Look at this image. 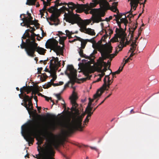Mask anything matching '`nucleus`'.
<instances>
[{
    "instance_id": "obj_20",
    "label": "nucleus",
    "mask_w": 159,
    "mask_h": 159,
    "mask_svg": "<svg viewBox=\"0 0 159 159\" xmlns=\"http://www.w3.org/2000/svg\"><path fill=\"white\" fill-rule=\"evenodd\" d=\"M60 14L58 12L52 13L49 19L50 21L54 22H56V21L59 22V20L58 17L60 16Z\"/></svg>"
},
{
    "instance_id": "obj_31",
    "label": "nucleus",
    "mask_w": 159,
    "mask_h": 159,
    "mask_svg": "<svg viewBox=\"0 0 159 159\" xmlns=\"http://www.w3.org/2000/svg\"><path fill=\"white\" fill-rule=\"evenodd\" d=\"M60 39L59 40V43L63 45L62 47L64 48V41L66 39V36L59 37Z\"/></svg>"
},
{
    "instance_id": "obj_56",
    "label": "nucleus",
    "mask_w": 159,
    "mask_h": 159,
    "mask_svg": "<svg viewBox=\"0 0 159 159\" xmlns=\"http://www.w3.org/2000/svg\"><path fill=\"white\" fill-rule=\"evenodd\" d=\"M96 94H96H94V95H93V99H91L90 98H89V102H91V103H92V102H93V101L95 99H96V98H94V95H95V94Z\"/></svg>"
},
{
    "instance_id": "obj_37",
    "label": "nucleus",
    "mask_w": 159,
    "mask_h": 159,
    "mask_svg": "<svg viewBox=\"0 0 159 159\" xmlns=\"http://www.w3.org/2000/svg\"><path fill=\"white\" fill-rule=\"evenodd\" d=\"M51 76L52 77V79H51L50 81L53 83L54 81L56 80L57 78V75L55 73H53L51 74Z\"/></svg>"
},
{
    "instance_id": "obj_61",
    "label": "nucleus",
    "mask_w": 159,
    "mask_h": 159,
    "mask_svg": "<svg viewBox=\"0 0 159 159\" xmlns=\"http://www.w3.org/2000/svg\"><path fill=\"white\" fill-rule=\"evenodd\" d=\"M75 37L77 38V40H78L81 42L82 41H83L84 39H82L80 37H77L76 36H75Z\"/></svg>"
},
{
    "instance_id": "obj_1",
    "label": "nucleus",
    "mask_w": 159,
    "mask_h": 159,
    "mask_svg": "<svg viewBox=\"0 0 159 159\" xmlns=\"http://www.w3.org/2000/svg\"><path fill=\"white\" fill-rule=\"evenodd\" d=\"M84 116V115L78 116L74 117L71 120L70 118H67L64 115H61L60 118L62 119V120L60 125L66 129L63 133L64 134L67 136L73 133L75 130L82 131L84 127L82 125Z\"/></svg>"
},
{
    "instance_id": "obj_17",
    "label": "nucleus",
    "mask_w": 159,
    "mask_h": 159,
    "mask_svg": "<svg viewBox=\"0 0 159 159\" xmlns=\"http://www.w3.org/2000/svg\"><path fill=\"white\" fill-rule=\"evenodd\" d=\"M84 73L86 77L80 79L79 80L83 82L87 80H89L90 79L91 76L89 75V73L91 72V69L89 67H87L85 68L84 70Z\"/></svg>"
},
{
    "instance_id": "obj_7",
    "label": "nucleus",
    "mask_w": 159,
    "mask_h": 159,
    "mask_svg": "<svg viewBox=\"0 0 159 159\" xmlns=\"http://www.w3.org/2000/svg\"><path fill=\"white\" fill-rule=\"evenodd\" d=\"M99 51L100 52L102 57L104 59L106 58H114L119 52L118 51V48H116L115 53L110 54L112 52V47L111 44H104L99 47Z\"/></svg>"
},
{
    "instance_id": "obj_53",
    "label": "nucleus",
    "mask_w": 159,
    "mask_h": 159,
    "mask_svg": "<svg viewBox=\"0 0 159 159\" xmlns=\"http://www.w3.org/2000/svg\"><path fill=\"white\" fill-rule=\"evenodd\" d=\"M56 96L57 97L58 100H61V98L60 96V93L56 94Z\"/></svg>"
},
{
    "instance_id": "obj_12",
    "label": "nucleus",
    "mask_w": 159,
    "mask_h": 159,
    "mask_svg": "<svg viewBox=\"0 0 159 159\" xmlns=\"http://www.w3.org/2000/svg\"><path fill=\"white\" fill-rule=\"evenodd\" d=\"M78 97L77 94L74 91H73L72 93V97L70 98L71 103L72 105V107L71 109L72 111L76 112L78 111L76 108L78 106V104L76 102V101Z\"/></svg>"
},
{
    "instance_id": "obj_19",
    "label": "nucleus",
    "mask_w": 159,
    "mask_h": 159,
    "mask_svg": "<svg viewBox=\"0 0 159 159\" xmlns=\"http://www.w3.org/2000/svg\"><path fill=\"white\" fill-rule=\"evenodd\" d=\"M99 66H100L99 70L100 72L105 73L107 70V64L103 61V59L101 60L99 62Z\"/></svg>"
},
{
    "instance_id": "obj_25",
    "label": "nucleus",
    "mask_w": 159,
    "mask_h": 159,
    "mask_svg": "<svg viewBox=\"0 0 159 159\" xmlns=\"http://www.w3.org/2000/svg\"><path fill=\"white\" fill-rule=\"evenodd\" d=\"M23 101H24V103H21V105L24 106L26 108V109L27 110L29 113H30V112L31 111H32L33 110V109H30L31 108V107H29L28 104H27V102L26 100H25V97H24V99H23Z\"/></svg>"
},
{
    "instance_id": "obj_8",
    "label": "nucleus",
    "mask_w": 159,
    "mask_h": 159,
    "mask_svg": "<svg viewBox=\"0 0 159 159\" xmlns=\"http://www.w3.org/2000/svg\"><path fill=\"white\" fill-rule=\"evenodd\" d=\"M77 72L76 70L75 69L73 65H68L67 66L65 74L68 76L70 79V81L65 85L64 89L69 86L70 83H71L73 86L76 82V80L78 79Z\"/></svg>"
},
{
    "instance_id": "obj_23",
    "label": "nucleus",
    "mask_w": 159,
    "mask_h": 159,
    "mask_svg": "<svg viewBox=\"0 0 159 159\" xmlns=\"http://www.w3.org/2000/svg\"><path fill=\"white\" fill-rule=\"evenodd\" d=\"M31 30L30 29H27L25 31V33L24 34L23 36L22 37V39H26V38H27L28 39H26V42H25L26 43H27L28 42V39H29L30 41H31V40L30 39V34L29 33V32H30Z\"/></svg>"
},
{
    "instance_id": "obj_18",
    "label": "nucleus",
    "mask_w": 159,
    "mask_h": 159,
    "mask_svg": "<svg viewBox=\"0 0 159 159\" xmlns=\"http://www.w3.org/2000/svg\"><path fill=\"white\" fill-rule=\"evenodd\" d=\"M37 92H34V91H33L31 93V96L30 97L29 96L26 95L25 94L24 97L25 98V100H27V102H28V105L29 107H31V109H33V104L32 102V99L34 98V97L33 96V94H36Z\"/></svg>"
},
{
    "instance_id": "obj_29",
    "label": "nucleus",
    "mask_w": 159,
    "mask_h": 159,
    "mask_svg": "<svg viewBox=\"0 0 159 159\" xmlns=\"http://www.w3.org/2000/svg\"><path fill=\"white\" fill-rule=\"evenodd\" d=\"M85 33L93 36L95 35V33L94 32V30L90 28H88L87 29L85 32Z\"/></svg>"
},
{
    "instance_id": "obj_13",
    "label": "nucleus",
    "mask_w": 159,
    "mask_h": 159,
    "mask_svg": "<svg viewBox=\"0 0 159 159\" xmlns=\"http://www.w3.org/2000/svg\"><path fill=\"white\" fill-rule=\"evenodd\" d=\"M142 0H128V1H130V5L131 9L127 13H129L132 16V17H133L136 14H135L133 15L132 14V12L133 11L132 8H133L134 10H136V8L138 6V4L140 3V1Z\"/></svg>"
},
{
    "instance_id": "obj_47",
    "label": "nucleus",
    "mask_w": 159,
    "mask_h": 159,
    "mask_svg": "<svg viewBox=\"0 0 159 159\" xmlns=\"http://www.w3.org/2000/svg\"><path fill=\"white\" fill-rule=\"evenodd\" d=\"M44 98H45V100L47 101H48L49 100H51V101H52V103H53L52 105H53L54 104H55V103H54L53 101L52 100L51 98H49V97H47L46 96H45V97H44Z\"/></svg>"
},
{
    "instance_id": "obj_6",
    "label": "nucleus",
    "mask_w": 159,
    "mask_h": 159,
    "mask_svg": "<svg viewBox=\"0 0 159 159\" xmlns=\"http://www.w3.org/2000/svg\"><path fill=\"white\" fill-rule=\"evenodd\" d=\"M116 32L117 33L110 40V41L112 43L118 42L119 41L118 38L120 39V44L117 46L118 48L119 49V51H120L122 50L123 47L126 46V45H129L133 39L131 40L130 39L129 41H128L126 39V42L125 43L126 35L125 33L124 32H121L119 29L117 28H116Z\"/></svg>"
},
{
    "instance_id": "obj_36",
    "label": "nucleus",
    "mask_w": 159,
    "mask_h": 159,
    "mask_svg": "<svg viewBox=\"0 0 159 159\" xmlns=\"http://www.w3.org/2000/svg\"><path fill=\"white\" fill-rule=\"evenodd\" d=\"M65 32L66 33V35L68 37L69 39H70L72 38L71 36V35L74 34L72 32H70L69 30H66L65 31Z\"/></svg>"
},
{
    "instance_id": "obj_4",
    "label": "nucleus",
    "mask_w": 159,
    "mask_h": 159,
    "mask_svg": "<svg viewBox=\"0 0 159 159\" xmlns=\"http://www.w3.org/2000/svg\"><path fill=\"white\" fill-rule=\"evenodd\" d=\"M35 121H31L21 127V132L24 139L28 142L29 144H32L34 142V138L32 137L35 135L37 127Z\"/></svg>"
},
{
    "instance_id": "obj_48",
    "label": "nucleus",
    "mask_w": 159,
    "mask_h": 159,
    "mask_svg": "<svg viewBox=\"0 0 159 159\" xmlns=\"http://www.w3.org/2000/svg\"><path fill=\"white\" fill-rule=\"evenodd\" d=\"M83 21L86 25L89 24L91 22V21L90 20H86Z\"/></svg>"
},
{
    "instance_id": "obj_21",
    "label": "nucleus",
    "mask_w": 159,
    "mask_h": 159,
    "mask_svg": "<svg viewBox=\"0 0 159 159\" xmlns=\"http://www.w3.org/2000/svg\"><path fill=\"white\" fill-rule=\"evenodd\" d=\"M54 152L52 150H48L44 155L43 159H55L54 157Z\"/></svg>"
},
{
    "instance_id": "obj_10",
    "label": "nucleus",
    "mask_w": 159,
    "mask_h": 159,
    "mask_svg": "<svg viewBox=\"0 0 159 159\" xmlns=\"http://www.w3.org/2000/svg\"><path fill=\"white\" fill-rule=\"evenodd\" d=\"M103 82L104 83L102 86L97 91L96 94L94 96V98H97L101 96L105 90H108V89H107V87L109 88L110 85L113 82L111 79H110V75L105 76L103 79Z\"/></svg>"
},
{
    "instance_id": "obj_39",
    "label": "nucleus",
    "mask_w": 159,
    "mask_h": 159,
    "mask_svg": "<svg viewBox=\"0 0 159 159\" xmlns=\"http://www.w3.org/2000/svg\"><path fill=\"white\" fill-rule=\"evenodd\" d=\"M87 43V41L85 40H84L81 42V47L82 49H84L85 48V45Z\"/></svg>"
},
{
    "instance_id": "obj_46",
    "label": "nucleus",
    "mask_w": 159,
    "mask_h": 159,
    "mask_svg": "<svg viewBox=\"0 0 159 159\" xmlns=\"http://www.w3.org/2000/svg\"><path fill=\"white\" fill-rule=\"evenodd\" d=\"M80 25L81 27H82L83 29H85L86 30L87 29L86 28L87 25L83 21H82L80 24Z\"/></svg>"
},
{
    "instance_id": "obj_11",
    "label": "nucleus",
    "mask_w": 159,
    "mask_h": 159,
    "mask_svg": "<svg viewBox=\"0 0 159 159\" xmlns=\"http://www.w3.org/2000/svg\"><path fill=\"white\" fill-rule=\"evenodd\" d=\"M93 2L91 3L90 5V7H94L97 5L99 4L100 7L103 10H106L107 7L109 6V3L105 0H93Z\"/></svg>"
},
{
    "instance_id": "obj_60",
    "label": "nucleus",
    "mask_w": 159,
    "mask_h": 159,
    "mask_svg": "<svg viewBox=\"0 0 159 159\" xmlns=\"http://www.w3.org/2000/svg\"><path fill=\"white\" fill-rule=\"evenodd\" d=\"M38 70V72L39 74H41V70H43V68L42 67H40V68H38L37 69Z\"/></svg>"
},
{
    "instance_id": "obj_15",
    "label": "nucleus",
    "mask_w": 159,
    "mask_h": 159,
    "mask_svg": "<svg viewBox=\"0 0 159 159\" xmlns=\"http://www.w3.org/2000/svg\"><path fill=\"white\" fill-rule=\"evenodd\" d=\"M21 19V20L24 22V26H26L27 28H31L30 25H33L34 23V21L33 20V17L31 16L29 17H26V18Z\"/></svg>"
},
{
    "instance_id": "obj_2",
    "label": "nucleus",
    "mask_w": 159,
    "mask_h": 159,
    "mask_svg": "<svg viewBox=\"0 0 159 159\" xmlns=\"http://www.w3.org/2000/svg\"><path fill=\"white\" fill-rule=\"evenodd\" d=\"M67 5L68 8L63 6L59 9L61 12L65 13L64 16L66 21L72 24L77 23L80 21L81 19L79 15L74 14L73 10L76 8V11L80 13L83 9L85 8V6L83 4H76L71 2H69Z\"/></svg>"
},
{
    "instance_id": "obj_5",
    "label": "nucleus",
    "mask_w": 159,
    "mask_h": 159,
    "mask_svg": "<svg viewBox=\"0 0 159 159\" xmlns=\"http://www.w3.org/2000/svg\"><path fill=\"white\" fill-rule=\"evenodd\" d=\"M27 43H25L22 39V43L20 47L22 49L25 48L26 53L30 57H34L35 55L34 53L37 52L39 54L43 55L46 53V50L41 47H38V44L35 42L30 41L28 39Z\"/></svg>"
},
{
    "instance_id": "obj_62",
    "label": "nucleus",
    "mask_w": 159,
    "mask_h": 159,
    "mask_svg": "<svg viewBox=\"0 0 159 159\" xmlns=\"http://www.w3.org/2000/svg\"><path fill=\"white\" fill-rule=\"evenodd\" d=\"M101 74L99 75L100 77L102 78V77H103L105 75V73L104 72H101Z\"/></svg>"
},
{
    "instance_id": "obj_42",
    "label": "nucleus",
    "mask_w": 159,
    "mask_h": 159,
    "mask_svg": "<svg viewBox=\"0 0 159 159\" xmlns=\"http://www.w3.org/2000/svg\"><path fill=\"white\" fill-rule=\"evenodd\" d=\"M121 67H120L118 70L114 72H112V73L114 75H116V74H119L120 72L121 71H122L123 70V67H121Z\"/></svg>"
},
{
    "instance_id": "obj_30",
    "label": "nucleus",
    "mask_w": 159,
    "mask_h": 159,
    "mask_svg": "<svg viewBox=\"0 0 159 159\" xmlns=\"http://www.w3.org/2000/svg\"><path fill=\"white\" fill-rule=\"evenodd\" d=\"M54 59H55V57H52V59L50 61L49 68L51 70H52L55 68Z\"/></svg>"
},
{
    "instance_id": "obj_16",
    "label": "nucleus",
    "mask_w": 159,
    "mask_h": 159,
    "mask_svg": "<svg viewBox=\"0 0 159 159\" xmlns=\"http://www.w3.org/2000/svg\"><path fill=\"white\" fill-rule=\"evenodd\" d=\"M54 2L55 3V5L53 6H52L48 9V11L50 13H52L53 12L57 9V7L59 6H62L63 5H67L66 3H60L59 2V0H56L55 1H53L52 2Z\"/></svg>"
},
{
    "instance_id": "obj_34",
    "label": "nucleus",
    "mask_w": 159,
    "mask_h": 159,
    "mask_svg": "<svg viewBox=\"0 0 159 159\" xmlns=\"http://www.w3.org/2000/svg\"><path fill=\"white\" fill-rule=\"evenodd\" d=\"M130 46L131 47L128 53L132 52H134V51L136 50V45H135V44L134 45L133 44H131Z\"/></svg>"
},
{
    "instance_id": "obj_24",
    "label": "nucleus",
    "mask_w": 159,
    "mask_h": 159,
    "mask_svg": "<svg viewBox=\"0 0 159 159\" xmlns=\"http://www.w3.org/2000/svg\"><path fill=\"white\" fill-rule=\"evenodd\" d=\"M39 86H36L35 88H34L33 86H28V88L27 90V91H26L27 93V94H28L31 91H34V92H37L39 91Z\"/></svg>"
},
{
    "instance_id": "obj_38",
    "label": "nucleus",
    "mask_w": 159,
    "mask_h": 159,
    "mask_svg": "<svg viewBox=\"0 0 159 159\" xmlns=\"http://www.w3.org/2000/svg\"><path fill=\"white\" fill-rule=\"evenodd\" d=\"M105 34L103 36H102L101 39V40L102 41H105V39L108 36V34H107V30H105Z\"/></svg>"
},
{
    "instance_id": "obj_54",
    "label": "nucleus",
    "mask_w": 159,
    "mask_h": 159,
    "mask_svg": "<svg viewBox=\"0 0 159 159\" xmlns=\"http://www.w3.org/2000/svg\"><path fill=\"white\" fill-rule=\"evenodd\" d=\"M110 61L109 60H108V61H107V63H106V64H107V66L108 65H109V67L110 66V65H111V61L112 60V59H111V58H110ZM109 68H108V69H109Z\"/></svg>"
},
{
    "instance_id": "obj_59",
    "label": "nucleus",
    "mask_w": 159,
    "mask_h": 159,
    "mask_svg": "<svg viewBox=\"0 0 159 159\" xmlns=\"http://www.w3.org/2000/svg\"><path fill=\"white\" fill-rule=\"evenodd\" d=\"M80 30L81 32L85 33V32L86 31V30H85V29H83L82 27H80Z\"/></svg>"
},
{
    "instance_id": "obj_40",
    "label": "nucleus",
    "mask_w": 159,
    "mask_h": 159,
    "mask_svg": "<svg viewBox=\"0 0 159 159\" xmlns=\"http://www.w3.org/2000/svg\"><path fill=\"white\" fill-rule=\"evenodd\" d=\"M52 85V83L50 81L48 82L47 84L44 85L43 87L44 89H48L51 87Z\"/></svg>"
},
{
    "instance_id": "obj_9",
    "label": "nucleus",
    "mask_w": 159,
    "mask_h": 159,
    "mask_svg": "<svg viewBox=\"0 0 159 159\" xmlns=\"http://www.w3.org/2000/svg\"><path fill=\"white\" fill-rule=\"evenodd\" d=\"M58 42L56 39H50L46 43V48L53 50L56 53L57 55H59V52L61 55H63L64 48L58 45Z\"/></svg>"
},
{
    "instance_id": "obj_22",
    "label": "nucleus",
    "mask_w": 159,
    "mask_h": 159,
    "mask_svg": "<svg viewBox=\"0 0 159 159\" xmlns=\"http://www.w3.org/2000/svg\"><path fill=\"white\" fill-rule=\"evenodd\" d=\"M92 20L93 22L96 23L103 21L100 15L98 13H95L93 15Z\"/></svg>"
},
{
    "instance_id": "obj_64",
    "label": "nucleus",
    "mask_w": 159,
    "mask_h": 159,
    "mask_svg": "<svg viewBox=\"0 0 159 159\" xmlns=\"http://www.w3.org/2000/svg\"><path fill=\"white\" fill-rule=\"evenodd\" d=\"M25 94L23 95L22 94H20L19 95V97L21 99L24 98V97Z\"/></svg>"
},
{
    "instance_id": "obj_50",
    "label": "nucleus",
    "mask_w": 159,
    "mask_h": 159,
    "mask_svg": "<svg viewBox=\"0 0 159 159\" xmlns=\"http://www.w3.org/2000/svg\"><path fill=\"white\" fill-rule=\"evenodd\" d=\"M102 41L100 40L99 41H98L97 43V48L98 49V51H99V47L100 46L102 45L103 44H102Z\"/></svg>"
},
{
    "instance_id": "obj_26",
    "label": "nucleus",
    "mask_w": 159,
    "mask_h": 159,
    "mask_svg": "<svg viewBox=\"0 0 159 159\" xmlns=\"http://www.w3.org/2000/svg\"><path fill=\"white\" fill-rule=\"evenodd\" d=\"M123 15H125H125L124 13L123 14L122 13H120L117 14L118 18L117 19V20H116V23H117L120 29L122 30H123V29L121 27V22H120L119 21V20L120 19V18L122 17Z\"/></svg>"
},
{
    "instance_id": "obj_45",
    "label": "nucleus",
    "mask_w": 159,
    "mask_h": 159,
    "mask_svg": "<svg viewBox=\"0 0 159 159\" xmlns=\"http://www.w3.org/2000/svg\"><path fill=\"white\" fill-rule=\"evenodd\" d=\"M126 16L125 15V18H122L120 19V22H121V23H124L125 22H126V23L127 22L128 20H127L126 18Z\"/></svg>"
},
{
    "instance_id": "obj_57",
    "label": "nucleus",
    "mask_w": 159,
    "mask_h": 159,
    "mask_svg": "<svg viewBox=\"0 0 159 159\" xmlns=\"http://www.w3.org/2000/svg\"><path fill=\"white\" fill-rule=\"evenodd\" d=\"M55 67L56 66H60L61 65V63L60 61H57L56 63H55Z\"/></svg>"
},
{
    "instance_id": "obj_51",
    "label": "nucleus",
    "mask_w": 159,
    "mask_h": 159,
    "mask_svg": "<svg viewBox=\"0 0 159 159\" xmlns=\"http://www.w3.org/2000/svg\"><path fill=\"white\" fill-rule=\"evenodd\" d=\"M109 70H111V73H110V75L111 74L112 75V78H111V80L113 81V80H114V78H116V76H115V75H114L112 73V72L111 71V70L110 69H109Z\"/></svg>"
},
{
    "instance_id": "obj_14",
    "label": "nucleus",
    "mask_w": 159,
    "mask_h": 159,
    "mask_svg": "<svg viewBox=\"0 0 159 159\" xmlns=\"http://www.w3.org/2000/svg\"><path fill=\"white\" fill-rule=\"evenodd\" d=\"M92 107H86L85 113L87 114V115L84 121L83 125H87V124L88 123L89 120L91 118V116L93 113V111L92 112Z\"/></svg>"
},
{
    "instance_id": "obj_28",
    "label": "nucleus",
    "mask_w": 159,
    "mask_h": 159,
    "mask_svg": "<svg viewBox=\"0 0 159 159\" xmlns=\"http://www.w3.org/2000/svg\"><path fill=\"white\" fill-rule=\"evenodd\" d=\"M81 48H80L78 50L79 54L81 57H84L86 59H91V57L89 56H86L85 54H84L83 50Z\"/></svg>"
},
{
    "instance_id": "obj_35",
    "label": "nucleus",
    "mask_w": 159,
    "mask_h": 159,
    "mask_svg": "<svg viewBox=\"0 0 159 159\" xmlns=\"http://www.w3.org/2000/svg\"><path fill=\"white\" fill-rule=\"evenodd\" d=\"M130 46L131 47L128 53L132 52H134V51L136 50V45H135V44L134 45L133 44H131Z\"/></svg>"
},
{
    "instance_id": "obj_58",
    "label": "nucleus",
    "mask_w": 159,
    "mask_h": 159,
    "mask_svg": "<svg viewBox=\"0 0 159 159\" xmlns=\"http://www.w3.org/2000/svg\"><path fill=\"white\" fill-rule=\"evenodd\" d=\"M135 54V53L134 52H131V54L129 57L130 59L131 60H132V59L131 58V57L133 56Z\"/></svg>"
},
{
    "instance_id": "obj_63",
    "label": "nucleus",
    "mask_w": 159,
    "mask_h": 159,
    "mask_svg": "<svg viewBox=\"0 0 159 159\" xmlns=\"http://www.w3.org/2000/svg\"><path fill=\"white\" fill-rule=\"evenodd\" d=\"M89 147L92 150H94L98 152V150L95 147H93L92 146H89Z\"/></svg>"
},
{
    "instance_id": "obj_41",
    "label": "nucleus",
    "mask_w": 159,
    "mask_h": 159,
    "mask_svg": "<svg viewBox=\"0 0 159 159\" xmlns=\"http://www.w3.org/2000/svg\"><path fill=\"white\" fill-rule=\"evenodd\" d=\"M28 88V86H24L20 89V91L21 94H23V91H24L26 92Z\"/></svg>"
},
{
    "instance_id": "obj_44",
    "label": "nucleus",
    "mask_w": 159,
    "mask_h": 159,
    "mask_svg": "<svg viewBox=\"0 0 159 159\" xmlns=\"http://www.w3.org/2000/svg\"><path fill=\"white\" fill-rule=\"evenodd\" d=\"M43 141L42 139H40L39 140H38V142L37 143V144L38 145V148H39V149H40V147H41L40 146V145H41V144L43 143Z\"/></svg>"
},
{
    "instance_id": "obj_27",
    "label": "nucleus",
    "mask_w": 159,
    "mask_h": 159,
    "mask_svg": "<svg viewBox=\"0 0 159 159\" xmlns=\"http://www.w3.org/2000/svg\"><path fill=\"white\" fill-rule=\"evenodd\" d=\"M30 28L31 29V30L30 31V32L32 33L30 35V39L31 40V41L35 42L36 40L35 37L36 35V34L34 32L35 31V29L34 27H31V28Z\"/></svg>"
},
{
    "instance_id": "obj_55",
    "label": "nucleus",
    "mask_w": 159,
    "mask_h": 159,
    "mask_svg": "<svg viewBox=\"0 0 159 159\" xmlns=\"http://www.w3.org/2000/svg\"><path fill=\"white\" fill-rule=\"evenodd\" d=\"M34 21V23L33 25H35L36 26H39L40 25V24L38 23V20H35Z\"/></svg>"
},
{
    "instance_id": "obj_3",
    "label": "nucleus",
    "mask_w": 159,
    "mask_h": 159,
    "mask_svg": "<svg viewBox=\"0 0 159 159\" xmlns=\"http://www.w3.org/2000/svg\"><path fill=\"white\" fill-rule=\"evenodd\" d=\"M47 141L48 143L46 145L45 149L44 150L43 148L40 147V149L38 148V151L39 152V154L36 155L35 156H33L35 158L37 159H43L44 155L46 153L47 151L49 150H52L54 152V156L55 153V151L53 146L56 148H57L59 146L60 144V141L55 140V136L51 132H48L47 130Z\"/></svg>"
},
{
    "instance_id": "obj_43",
    "label": "nucleus",
    "mask_w": 159,
    "mask_h": 159,
    "mask_svg": "<svg viewBox=\"0 0 159 159\" xmlns=\"http://www.w3.org/2000/svg\"><path fill=\"white\" fill-rule=\"evenodd\" d=\"M46 116L48 118H57V117L55 115L51 114L49 113H47L46 114Z\"/></svg>"
},
{
    "instance_id": "obj_52",
    "label": "nucleus",
    "mask_w": 159,
    "mask_h": 159,
    "mask_svg": "<svg viewBox=\"0 0 159 159\" xmlns=\"http://www.w3.org/2000/svg\"><path fill=\"white\" fill-rule=\"evenodd\" d=\"M107 33L109 32L108 34L110 35H111V34H112L113 33V31L111 29H107Z\"/></svg>"
},
{
    "instance_id": "obj_33",
    "label": "nucleus",
    "mask_w": 159,
    "mask_h": 159,
    "mask_svg": "<svg viewBox=\"0 0 159 159\" xmlns=\"http://www.w3.org/2000/svg\"><path fill=\"white\" fill-rule=\"evenodd\" d=\"M37 0H27L26 4L29 5H35Z\"/></svg>"
},
{
    "instance_id": "obj_32",
    "label": "nucleus",
    "mask_w": 159,
    "mask_h": 159,
    "mask_svg": "<svg viewBox=\"0 0 159 159\" xmlns=\"http://www.w3.org/2000/svg\"><path fill=\"white\" fill-rule=\"evenodd\" d=\"M138 26V23H136L135 25H134L133 27L131 28V29L133 30L131 31V39H133L134 37V30L136 29Z\"/></svg>"
},
{
    "instance_id": "obj_49",
    "label": "nucleus",
    "mask_w": 159,
    "mask_h": 159,
    "mask_svg": "<svg viewBox=\"0 0 159 159\" xmlns=\"http://www.w3.org/2000/svg\"><path fill=\"white\" fill-rule=\"evenodd\" d=\"M100 15V17L101 18L102 17L104 16L105 15V12L104 11H102L99 13H98Z\"/></svg>"
}]
</instances>
